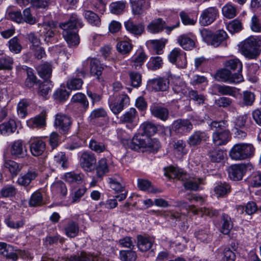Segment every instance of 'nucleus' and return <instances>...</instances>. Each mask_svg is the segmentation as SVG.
Returning a JSON list of instances; mask_svg holds the SVG:
<instances>
[{
	"instance_id": "1",
	"label": "nucleus",
	"mask_w": 261,
	"mask_h": 261,
	"mask_svg": "<svg viewBox=\"0 0 261 261\" xmlns=\"http://www.w3.org/2000/svg\"><path fill=\"white\" fill-rule=\"evenodd\" d=\"M140 128L145 136L143 134L135 136L130 141V148L135 150H138L141 148H149L153 150H158L160 147L159 140L149 137L156 133L157 126L151 122L146 121L141 125Z\"/></svg>"
},
{
	"instance_id": "2",
	"label": "nucleus",
	"mask_w": 261,
	"mask_h": 261,
	"mask_svg": "<svg viewBox=\"0 0 261 261\" xmlns=\"http://www.w3.org/2000/svg\"><path fill=\"white\" fill-rule=\"evenodd\" d=\"M255 148L252 144L241 143L234 144L229 152L230 158L233 160L241 161L254 155Z\"/></svg>"
},
{
	"instance_id": "3",
	"label": "nucleus",
	"mask_w": 261,
	"mask_h": 261,
	"mask_svg": "<svg viewBox=\"0 0 261 261\" xmlns=\"http://www.w3.org/2000/svg\"><path fill=\"white\" fill-rule=\"evenodd\" d=\"M240 48L246 58L255 59L261 51V40L254 37H249L241 43Z\"/></svg>"
},
{
	"instance_id": "4",
	"label": "nucleus",
	"mask_w": 261,
	"mask_h": 261,
	"mask_svg": "<svg viewBox=\"0 0 261 261\" xmlns=\"http://www.w3.org/2000/svg\"><path fill=\"white\" fill-rule=\"evenodd\" d=\"M129 98L126 94L111 96L109 98V108L116 115L120 113L125 107L129 105Z\"/></svg>"
},
{
	"instance_id": "5",
	"label": "nucleus",
	"mask_w": 261,
	"mask_h": 261,
	"mask_svg": "<svg viewBox=\"0 0 261 261\" xmlns=\"http://www.w3.org/2000/svg\"><path fill=\"white\" fill-rule=\"evenodd\" d=\"M201 34L207 43L214 47H218L227 37V33L223 30H219L213 34L212 31L204 29Z\"/></svg>"
},
{
	"instance_id": "6",
	"label": "nucleus",
	"mask_w": 261,
	"mask_h": 261,
	"mask_svg": "<svg viewBox=\"0 0 261 261\" xmlns=\"http://www.w3.org/2000/svg\"><path fill=\"white\" fill-rule=\"evenodd\" d=\"M180 22L179 21L175 25L166 26V23L162 18H159L152 20L147 25V29L148 32L152 34L160 33L166 29L167 33H170L173 30L179 27Z\"/></svg>"
},
{
	"instance_id": "7",
	"label": "nucleus",
	"mask_w": 261,
	"mask_h": 261,
	"mask_svg": "<svg viewBox=\"0 0 261 261\" xmlns=\"http://www.w3.org/2000/svg\"><path fill=\"white\" fill-rule=\"evenodd\" d=\"M176 79L175 75H172L170 72L167 74V78L159 77L149 80L148 84L155 91H166L169 88L170 82H173Z\"/></svg>"
},
{
	"instance_id": "8",
	"label": "nucleus",
	"mask_w": 261,
	"mask_h": 261,
	"mask_svg": "<svg viewBox=\"0 0 261 261\" xmlns=\"http://www.w3.org/2000/svg\"><path fill=\"white\" fill-rule=\"evenodd\" d=\"M86 72L84 69H77L72 76L67 81V88L71 90H79L82 89L83 81L82 78L86 76Z\"/></svg>"
},
{
	"instance_id": "9",
	"label": "nucleus",
	"mask_w": 261,
	"mask_h": 261,
	"mask_svg": "<svg viewBox=\"0 0 261 261\" xmlns=\"http://www.w3.org/2000/svg\"><path fill=\"white\" fill-rule=\"evenodd\" d=\"M216 76L218 81L231 84H237L243 81V77L241 74L239 73L232 74L230 71L226 68L218 71Z\"/></svg>"
},
{
	"instance_id": "10",
	"label": "nucleus",
	"mask_w": 261,
	"mask_h": 261,
	"mask_svg": "<svg viewBox=\"0 0 261 261\" xmlns=\"http://www.w3.org/2000/svg\"><path fill=\"white\" fill-rule=\"evenodd\" d=\"M219 16V10L216 7H210L204 9L199 17V22L203 26L212 24Z\"/></svg>"
},
{
	"instance_id": "11",
	"label": "nucleus",
	"mask_w": 261,
	"mask_h": 261,
	"mask_svg": "<svg viewBox=\"0 0 261 261\" xmlns=\"http://www.w3.org/2000/svg\"><path fill=\"white\" fill-rule=\"evenodd\" d=\"M96 158L95 154L90 151H85L81 154L79 163L81 168L86 172H91L96 163Z\"/></svg>"
},
{
	"instance_id": "12",
	"label": "nucleus",
	"mask_w": 261,
	"mask_h": 261,
	"mask_svg": "<svg viewBox=\"0 0 261 261\" xmlns=\"http://www.w3.org/2000/svg\"><path fill=\"white\" fill-rule=\"evenodd\" d=\"M71 124V118L68 115L61 113L56 115L55 126L61 134H67L70 129Z\"/></svg>"
},
{
	"instance_id": "13",
	"label": "nucleus",
	"mask_w": 261,
	"mask_h": 261,
	"mask_svg": "<svg viewBox=\"0 0 261 261\" xmlns=\"http://www.w3.org/2000/svg\"><path fill=\"white\" fill-rule=\"evenodd\" d=\"M89 64L91 74L96 75L97 79L99 80V76L101 74L103 70L102 65L100 64V61L97 59L89 57L83 62V68L82 69L85 70Z\"/></svg>"
},
{
	"instance_id": "14",
	"label": "nucleus",
	"mask_w": 261,
	"mask_h": 261,
	"mask_svg": "<svg viewBox=\"0 0 261 261\" xmlns=\"http://www.w3.org/2000/svg\"><path fill=\"white\" fill-rule=\"evenodd\" d=\"M231 139V133L228 129L215 130L212 134V142L215 146L225 145Z\"/></svg>"
},
{
	"instance_id": "15",
	"label": "nucleus",
	"mask_w": 261,
	"mask_h": 261,
	"mask_svg": "<svg viewBox=\"0 0 261 261\" xmlns=\"http://www.w3.org/2000/svg\"><path fill=\"white\" fill-rule=\"evenodd\" d=\"M172 127L176 133L184 135L190 132L193 125L188 119H179L173 122Z\"/></svg>"
},
{
	"instance_id": "16",
	"label": "nucleus",
	"mask_w": 261,
	"mask_h": 261,
	"mask_svg": "<svg viewBox=\"0 0 261 261\" xmlns=\"http://www.w3.org/2000/svg\"><path fill=\"white\" fill-rule=\"evenodd\" d=\"M130 3L134 15H141L150 8L149 0H130Z\"/></svg>"
},
{
	"instance_id": "17",
	"label": "nucleus",
	"mask_w": 261,
	"mask_h": 261,
	"mask_svg": "<svg viewBox=\"0 0 261 261\" xmlns=\"http://www.w3.org/2000/svg\"><path fill=\"white\" fill-rule=\"evenodd\" d=\"M247 166L245 164L231 165L228 169L229 177L234 181L242 179L246 171Z\"/></svg>"
},
{
	"instance_id": "18",
	"label": "nucleus",
	"mask_w": 261,
	"mask_h": 261,
	"mask_svg": "<svg viewBox=\"0 0 261 261\" xmlns=\"http://www.w3.org/2000/svg\"><path fill=\"white\" fill-rule=\"evenodd\" d=\"M84 24L82 19L76 14L73 13L70 15L68 21L60 24V27L62 30H74L78 28H81Z\"/></svg>"
},
{
	"instance_id": "19",
	"label": "nucleus",
	"mask_w": 261,
	"mask_h": 261,
	"mask_svg": "<svg viewBox=\"0 0 261 261\" xmlns=\"http://www.w3.org/2000/svg\"><path fill=\"white\" fill-rule=\"evenodd\" d=\"M38 172L35 169H29L24 174L18 177L16 183L21 186L27 187L37 177Z\"/></svg>"
},
{
	"instance_id": "20",
	"label": "nucleus",
	"mask_w": 261,
	"mask_h": 261,
	"mask_svg": "<svg viewBox=\"0 0 261 261\" xmlns=\"http://www.w3.org/2000/svg\"><path fill=\"white\" fill-rule=\"evenodd\" d=\"M209 139L208 134L204 131L194 132L189 138L187 143L191 147H195L200 144L202 141H206Z\"/></svg>"
},
{
	"instance_id": "21",
	"label": "nucleus",
	"mask_w": 261,
	"mask_h": 261,
	"mask_svg": "<svg viewBox=\"0 0 261 261\" xmlns=\"http://www.w3.org/2000/svg\"><path fill=\"white\" fill-rule=\"evenodd\" d=\"M11 154L14 158H22L27 155V150L21 140L14 141L10 150Z\"/></svg>"
},
{
	"instance_id": "22",
	"label": "nucleus",
	"mask_w": 261,
	"mask_h": 261,
	"mask_svg": "<svg viewBox=\"0 0 261 261\" xmlns=\"http://www.w3.org/2000/svg\"><path fill=\"white\" fill-rule=\"evenodd\" d=\"M65 261H101V259L98 256L82 251L66 258Z\"/></svg>"
},
{
	"instance_id": "23",
	"label": "nucleus",
	"mask_w": 261,
	"mask_h": 261,
	"mask_svg": "<svg viewBox=\"0 0 261 261\" xmlns=\"http://www.w3.org/2000/svg\"><path fill=\"white\" fill-rule=\"evenodd\" d=\"M179 44L185 50H191L195 45V37L191 34H183L177 38Z\"/></svg>"
},
{
	"instance_id": "24",
	"label": "nucleus",
	"mask_w": 261,
	"mask_h": 261,
	"mask_svg": "<svg viewBox=\"0 0 261 261\" xmlns=\"http://www.w3.org/2000/svg\"><path fill=\"white\" fill-rule=\"evenodd\" d=\"M150 110L152 115L158 119L165 121L169 118V111L165 107L153 105L150 107Z\"/></svg>"
},
{
	"instance_id": "25",
	"label": "nucleus",
	"mask_w": 261,
	"mask_h": 261,
	"mask_svg": "<svg viewBox=\"0 0 261 261\" xmlns=\"http://www.w3.org/2000/svg\"><path fill=\"white\" fill-rule=\"evenodd\" d=\"M147 58V55L142 50H138L131 58L130 63L132 68L138 70L142 68Z\"/></svg>"
},
{
	"instance_id": "26",
	"label": "nucleus",
	"mask_w": 261,
	"mask_h": 261,
	"mask_svg": "<svg viewBox=\"0 0 261 261\" xmlns=\"http://www.w3.org/2000/svg\"><path fill=\"white\" fill-rule=\"evenodd\" d=\"M62 34L69 47L76 46L79 44V36L74 30H63Z\"/></svg>"
},
{
	"instance_id": "27",
	"label": "nucleus",
	"mask_w": 261,
	"mask_h": 261,
	"mask_svg": "<svg viewBox=\"0 0 261 261\" xmlns=\"http://www.w3.org/2000/svg\"><path fill=\"white\" fill-rule=\"evenodd\" d=\"M95 166L96 175L98 178H102L110 171L108 160L105 158L99 160Z\"/></svg>"
},
{
	"instance_id": "28",
	"label": "nucleus",
	"mask_w": 261,
	"mask_h": 261,
	"mask_svg": "<svg viewBox=\"0 0 261 261\" xmlns=\"http://www.w3.org/2000/svg\"><path fill=\"white\" fill-rule=\"evenodd\" d=\"M124 27L127 31L135 35L140 36L144 31V25L143 23L135 24L130 19L124 22Z\"/></svg>"
},
{
	"instance_id": "29",
	"label": "nucleus",
	"mask_w": 261,
	"mask_h": 261,
	"mask_svg": "<svg viewBox=\"0 0 261 261\" xmlns=\"http://www.w3.org/2000/svg\"><path fill=\"white\" fill-rule=\"evenodd\" d=\"M137 246L140 251L146 252L152 247L154 240L150 237L139 235L137 236Z\"/></svg>"
},
{
	"instance_id": "30",
	"label": "nucleus",
	"mask_w": 261,
	"mask_h": 261,
	"mask_svg": "<svg viewBox=\"0 0 261 261\" xmlns=\"http://www.w3.org/2000/svg\"><path fill=\"white\" fill-rule=\"evenodd\" d=\"M45 149V144L41 140L35 139L30 144V150L33 155L38 156L41 155Z\"/></svg>"
},
{
	"instance_id": "31",
	"label": "nucleus",
	"mask_w": 261,
	"mask_h": 261,
	"mask_svg": "<svg viewBox=\"0 0 261 261\" xmlns=\"http://www.w3.org/2000/svg\"><path fill=\"white\" fill-rule=\"evenodd\" d=\"M165 175L170 178H176L182 181H184L187 176V174L184 173L179 168L173 166L165 169Z\"/></svg>"
},
{
	"instance_id": "32",
	"label": "nucleus",
	"mask_w": 261,
	"mask_h": 261,
	"mask_svg": "<svg viewBox=\"0 0 261 261\" xmlns=\"http://www.w3.org/2000/svg\"><path fill=\"white\" fill-rule=\"evenodd\" d=\"M83 16L87 21L92 26L99 27L101 25V19L99 16L90 10L84 12Z\"/></svg>"
},
{
	"instance_id": "33",
	"label": "nucleus",
	"mask_w": 261,
	"mask_h": 261,
	"mask_svg": "<svg viewBox=\"0 0 261 261\" xmlns=\"http://www.w3.org/2000/svg\"><path fill=\"white\" fill-rule=\"evenodd\" d=\"M108 182L111 189L119 192L124 190V186L122 185V179L118 175H115L108 178Z\"/></svg>"
},
{
	"instance_id": "34",
	"label": "nucleus",
	"mask_w": 261,
	"mask_h": 261,
	"mask_svg": "<svg viewBox=\"0 0 261 261\" xmlns=\"http://www.w3.org/2000/svg\"><path fill=\"white\" fill-rule=\"evenodd\" d=\"M137 112L136 109L131 108L122 114L119 119V123H132L136 118Z\"/></svg>"
},
{
	"instance_id": "35",
	"label": "nucleus",
	"mask_w": 261,
	"mask_h": 261,
	"mask_svg": "<svg viewBox=\"0 0 261 261\" xmlns=\"http://www.w3.org/2000/svg\"><path fill=\"white\" fill-rule=\"evenodd\" d=\"M16 128L17 125L13 119H10L8 121L4 122L0 125V132L3 135L13 133Z\"/></svg>"
},
{
	"instance_id": "36",
	"label": "nucleus",
	"mask_w": 261,
	"mask_h": 261,
	"mask_svg": "<svg viewBox=\"0 0 261 261\" xmlns=\"http://www.w3.org/2000/svg\"><path fill=\"white\" fill-rule=\"evenodd\" d=\"M183 183L185 189L190 190L197 191L199 189V185L202 184L203 179L199 178L192 177L189 179L187 178Z\"/></svg>"
},
{
	"instance_id": "37",
	"label": "nucleus",
	"mask_w": 261,
	"mask_h": 261,
	"mask_svg": "<svg viewBox=\"0 0 261 261\" xmlns=\"http://www.w3.org/2000/svg\"><path fill=\"white\" fill-rule=\"evenodd\" d=\"M36 69L38 75L45 80L49 79L51 74L52 67L49 63L42 64L38 66Z\"/></svg>"
},
{
	"instance_id": "38",
	"label": "nucleus",
	"mask_w": 261,
	"mask_h": 261,
	"mask_svg": "<svg viewBox=\"0 0 261 261\" xmlns=\"http://www.w3.org/2000/svg\"><path fill=\"white\" fill-rule=\"evenodd\" d=\"M4 167L8 169L12 176H16L22 169V166L12 160L5 161L4 163Z\"/></svg>"
},
{
	"instance_id": "39",
	"label": "nucleus",
	"mask_w": 261,
	"mask_h": 261,
	"mask_svg": "<svg viewBox=\"0 0 261 261\" xmlns=\"http://www.w3.org/2000/svg\"><path fill=\"white\" fill-rule=\"evenodd\" d=\"M51 191L55 194H58L65 197L67 193V189L65 184L59 180L54 182L51 186Z\"/></svg>"
},
{
	"instance_id": "40",
	"label": "nucleus",
	"mask_w": 261,
	"mask_h": 261,
	"mask_svg": "<svg viewBox=\"0 0 261 261\" xmlns=\"http://www.w3.org/2000/svg\"><path fill=\"white\" fill-rule=\"evenodd\" d=\"M224 66L227 69L236 71L241 74L242 70V64L238 59H231L225 62Z\"/></svg>"
},
{
	"instance_id": "41",
	"label": "nucleus",
	"mask_w": 261,
	"mask_h": 261,
	"mask_svg": "<svg viewBox=\"0 0 261 261\" xmlns=\"http://www.w3.org/2000/svg\"><path fill=\"white\" fill-rule=\"evenodd\" d=\"M45 116L41 114L27 121V124L30 127H42L45 125Z\"/></svg>"
},
{
	"instance_id": "42",
	"label": "nucleus",
	"mask_w": 261,
	"mask_h": 261,
	"mask_svg": "<svg viewBox=\"0 0 261 261\" xmlns=\"http://www.w3.org/2000/svg\"><path fill=\"white\" fill-rule=\"evenodd\" d=\"M65 233L68 237L74 238L76 237L79 231L78 224L73 221H69L64 228Z\"/></svg>"
},
{
	"instance_id": "43",
	"label": "nucleus",
	"mask_w": 261,
	"mask_h": 261,
	"mask_svg": "<svg viewBox=\"0 0 261 261\" xmlns=\"http://www.w3.org/2000/svg\"><path fill=\"white\" fill-rule=\"evenodd\" d=\"M7 46L9 50L15 54H19L22 49V46L17 37H14L9 40L8 42Z\"/></svg>"
},
{
	"instance_id": "44",
	"label": "nucleus",
	"mask_w": 261,
	"mask_h": 261,
	"mask_svg": "<svg viewBox=\"0 0 261 261\" xmlns=\"http://www.w3.org/2000/svg\"><path fill=\"white\" fill-rule=\"evenodd\" d=\"M71 102L80 104L85 110H86L89 107L87 98L86 95L82 93L78 92L74 94L71 97Z\"/></svg>"
},
{
	"instance_id": "45",
	"label": "nucleus",
	"mask_w": 261,
	"mask_h": 261,
	"mask_svg": "<svg viewBox=\"0 0 261 261\" xmlns=\"http://www.w3.org/2000/svg\"><path fill=\"white\" fill-rule=\"evenodd\" d=\"M163 65L162 58L159 56L151 57L148 63L147 67L149 70L155 71L161 68Z\"/></svg>"
},
{
	"instance_id": "46",
	"label": "nucleus",
	"mask_w": 261,
	"mask_h": 261,
	"mask_svg": "<svg viewBox=\"0 0 261 261\" xmlns=\"http://www.w3.org/2000/svg\"><path fill=\"white\" fill-rule=\"evenodd\" d=\"M89 148L97 153H102L107 151V145L103 142L92 139L89 144Z\"/></svg>"
},
{
	"instance_id": "47",
	"label": "nucleus",
	"mask_w": 261,
	"mask_h": 261,
	"mask_svg": "<svg viewBox=\"0 0 261 261\" xmlns=\"http://www.w3.org/2000/svg\"><path fill=\"white\" fill-rule=\"evenodd\" d=\"M222 12L225 18L231 19L237 15V8L230 3H228L223 7Z\"/></svg>"
},
{
	"instance_id": "48",
	"label": "nucleus",
	"mask_w": 261,
	"mask_h": 261,
	"mask_svg": "<svg viewBox=\"0 0 261 261\" xmlns=\"http://www.w3.org/2000/svg\"><path fill=\"white\" fill-rule=\"evenodd\" d=\"M65 179L70 183L80 184L82 182L84 175L81 173L70 172L66 173L65 175Z\"/></svg>"
},
{
	"instance_id": "49",
	"label": "nucleus",
	"mask_w": 261,
	"mask_h": 261,
	"mask_svg": "<svg viewBox=\"0 0 261 261\" xmlns=\"http://www.w3.org/2000/svg\"><path fill=\"white\" fill-rule=\"evenodd\" d=\"M195 234L197 239L203 243H208L212 240V236L208 228L198 230Z\"/></svg>"
},
{
	"instance_id": "50",
	"label": "nucleus",
	"mask_w": 261,
	"mask_h": 261,
	"mask_svg": "<svg viewBox=\"0 0 261 261\" xmlns=\"http://www.w3.org/2000/svg\"><path fill=\"white\" fill-rule=\"evenodd\" d=\"M25 70L27 77L24 82V85L26 87L31 88L37 83V79L32 68L27 67Z\"/></svg>"
},
{
	"instance_id": "51",
	"label": "nucleus",
	"mask_w": 261,
	"mask_h": 261,
	"mask_svg": "<svg viewBox=\"0 0 261 261\" xmlns=\"http://www.w3.org/2000/svg\"><path fill=\"white\" fill-rule=\"evenodd\" d=\"M126 2L123 1L112 3L110 5V10L111 13L119 15L123 13Z\"/></svg>"
},
{
	"instance_id": "52",
	"label": "nucleus",
	"mask_w": 261,
	"mask_h": 261,
	"mask_svg": "<svg viewBox=\"0 0 261 261\" xmlns=\"http://www.w3.org/2000/svg\"><path fill=\"white\" fill-rule=\"evenodd\" d=\"M107 115V112L104 109L100 108L94 109L89 116L90 122L95 123L98 119L105 118Z\"/></svg>"
},
{
	"instance_id": "53",
	"label": "nucleus",
	"mask_w": 261,
	"mask_h": 261,
	"mask_svg": "<svg viewBox=\"0 0 261 261\" xmlns=\"http://www.w3.org/2000/svg\"><path fill=\"white\" fill-rule=\"evenodd\" d=\"M216 88L217 91L221 95H226L235 96L236 93V88L226 85H217Z\"/></svg>"
},
{
	"instance_id": "54",
	"label": "nucleus",
	"mask_w": 261,
	"mask_h": 261,
	"mask_svg": "<svg viewBox=\"0 0 261 261\" xmlns=\"http://www.w3.org/2000/svg\"><path fill=\"white\" fill-rule=\"evenodd\" d=\"M225 155L226 153L222 149H214L208 153V156L213 162H220L224 159Z\"/></svg>"
},
{
	"instance_id": "55",
	"label": "nucleus",
	"mask_w": 261,
	"mask_h": 261,
	"mask_svg": "<svg viewBox=\"0 0 261 261\" xmlns=\"http://www.w3.org/2000/svg\"><path fill=\"white\" fill-rule=\"evenodd\" d=\"M214 191L218 196H224L230 192V186L226 182H221L215 187Z\"/></svg>"
},
{
	"instance_id": "56",
	"label": "nucleus",
	"mask_w": 261,
	"mask_h": 261,
	"mask_svg": "<svg viewBox=\"0 0 261 261\" xmlns=\"http://www.w3.org/2000/svg\"><path fill=\"white\" fill-rule=\"evenodd\" d=\"M54 161L63 168H67L68 166V160L65 153L63 152H58L54 155Z\"/></svg>"
},
{
	"instance_id": "57",
	"label": "nucleus",
	"mask_w": 261,
	"mask_h": 261,
	"mask_svg": "<svg viewBox=\"0 0 261 261\" xmlns=\"http://www.w3.org/2000/svg\"><path fill=\"white\" fill-rule=\"evenodd\" d=\"M117 49L122 55L129 54L132 49V44L127 41H121L117 43Z\"/></svg>"
},
{
	"instance_id": "58",
	"label": "nucleus",
	"mask_w": 261,
	"mask_h": 261,
	"mask_svg": "<svg viewBox=\"0 0 261 261\" xmlns=\"http://www.w3.org/2000/svg\"><path fill=\"white\" fill-rule=\"evenodd\" d=\"M52 85L50 81L46 80L41 83L38 88V93L39 95L45 97L50 91Z\"/></svg>"
},
{
	"instance_id": "59",
	"label": "nucleus",
	"mask_w": 261,
	"mask_h": 261,
	"mask_svg": "<svg viewBox=\"0 0 261 261\" xmlns=\"http://www.w3.org/2000/svg\"><path fill=\"white\" fill-rule=\"evenodd\" d=\"M13 59L9 56L0 58V70H10L13 68Z\"/></svg>"
},
{
	"instance_id": "60",
	"label": "nucleus",
	"mask_w": 261,
	"mask_h": 261,
	"mask_svg": "<svg viewBox=\"0 0 261 261\" xmlns=\"http://www.w3.org/2000/svg\"><path fill=\"white\" fill-rule=\"evenodd\" d=\"M120 257L122 261H135L137 254L133 250H121L120 251Z\"/></svg>"
},
{
	"instance_id": "61",
	"label": "nucleus",
	"mask_w": 261,
	"mask_h": 261,
	"mask_svg": "<svg viewBox=\"0 0 261 261\" xmlns=\"http://www.w3.org/2000/svg\"><path fill=\"white\" fill-rule=\"evenodd\" d=\"M179 16L184 25H194L196 22V19L185 11L180 12Z\"/></svg>"
},
{
	"instance_id": "62",
	"label": "nucleus",
	"mask_w": 261,
	"mask_h": 261,
	"mask_svg": "<svg viewBox=\"0 0 261 261\" xmlns=\"http://www.w3.org/2000/svg\"><path fill=\"white\" fill-rule=\"evenodd\" d=\"M6 225L10 228L13 229H19L23 227L25 221L24 219H21L16 221H14L10 217H8L5 220Z\"/></svg>"
},
{
	"instance_id": "63",
	"label": "nucleus",
	"mask_w": 261,
	"mask_h": 261,
	"mask_svg": "<svg viewBox=\"0 0 261 261\" xmlns=\"http://www.w3.org/2000/svg\"><path fill=\"white\" fill-rule=\"evenodd\" d=\"M222 221L221 232L225 234H228L232 228L231 218L227 215L223 214L222 215Z\"/></svg>"
},
{
	"instance_id": "64",
	"label": "nucleus",
	"mask_w": 261,
	"mask_h": 261,
	"mask_svg": "<svg viewBox=\"0 0 261 261\" xmlns=\"http://www.w3.org/2000/svg\"><path fill=\"white\" fill-rule=\"evenodd\" d=\"M42 201L43 197L42 194L38 191H36L31 196L29 201V205L30 206L40 205L42 203Z\"/></svg>"
}]
</instances>
